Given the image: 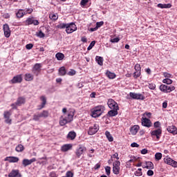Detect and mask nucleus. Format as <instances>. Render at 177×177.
<instances>
[{
	"label": "nucleus",
	"instance_id": "nucleus-1",
	"mask_svg": "<svg viewBox=\"0 0 177 177\" xmlns=\"http://www.w3.org/2000/svg\"><path fill=\"white\" fill-rule=\"evenodd\" d=\"M74 118V113L69 112L68 114H64L59 118V125L60 127H64L66 124H68L73 121Z\"/></svg>",
	"mask_w": 177,
	"mask_h": 177
},
{
	"label": "nucleus",
	"instance_id": "nucleus-2",
	"mask_svg": "<svg viewBox=\"0 0 177 177\" xmlns=\"http://www.w3.org/2000/svg\"><path fill=\"white\" fill-rule=\"evenodd\" d=\"M106 110V107L103 105H98L97 106H95L91 110V117L93 118H97L104 113V111Z\"/></svg>",
	"mask_w": 177,
	"mask_h": 177
},
{
	"label": "nucleus",
	"instance_id": "nucleus-3",
	"mask_svg": "<svg viewBox=\"0 0 177 177\" xmlns=\"http://www.w3.org/2000/svg\"><path fill=\"white\" fill-rule=\"evenodd\" d=\"M127 99L128 100H145V95L140 93H133V92H130L127 96Z\"/></svg>",
	"mask_w": 177,
	"mask_h": 177
},
{
	"label": "nucleus",
	"instance_id": "nucleus-4",
	"mask_svg": "<svg viewBox=\"0 0 177 177\" xmlns=\"http://www.w3.org/2000/svg\"><path fill=\"white\" fill-rule=\"evenodd\" d=\"M161 92L164 93H171L172 91H175V86H167L166 84H161L159 87Z\"/></svg>",
	"mask_w": 177,
	"mask_h": 177
},
{
	"label": "nucleus",
	"instance_id": "nucleus-5",
	"mask_svg": "<svg viewBox=\"0 0 177 177\" xmlns=\"http://www.w3.org/2000/svg\"><path fill=\"white\" fill-rule=\"evenodd\" d=\"M42 68V64H35L32 68V73L35 75V77H38L39 74H41V71Z\"/></svg>",
	"mask_w": 177,
	"mask_h": 177
},
{
	"label": "nucleus",
	"instance_id": "nucleus-6",
	"mask_svg": "<svg viewBox=\"0 0 177 177\" xmlns=\"http://www.w3.org/2000/svg\"><path fill=\"white\" fill-rule=\"evenodd\" d=\"M74 31H77V25L74 22L66 24V34H73Z\"/></svg>",
	"mask_w": 177,
	"mask_h": 177
},
{
	"label": "nucleus",
	"instance_id": "nucleus-7",
	"mask_svg": "<svg viewBox=\"0 0 177 177\" xmlns=\"http://www.w3.org/2000/svg\"><path fill=\"white\" fill-rule=\"evenodd\" d=\"M107 104L111 110H120V106H118V104L111 98L108 100Z\"/></svg>",
	"mask_w": 177,
	"mask_h": 177
},
{
	"label": "nucleus",
	"instance_id": "nucleus-8",
	"mask_svg": "<svg viewBox=\"0 0 177 177\" xmlns=\"http://www.w3.org/2000/svg\"><path fill=\"white\" fill-rule=\"evenodd\" d=\"M85 151H86V147L84 145H79V147L76 149L75 154L77 158H80Z\"/></svg>",
	"mask_w": 177,
	"mask_h": 177
},
{
	"label": "nucleus",
	"instance_id": "nucleus-9",
	"mask_svg": "<svg viewBox=\"0 0 177 177\" xmlns=\"http://www.w3.org/2000/svg\"><path fill=\"white\" fill-rule=\"evenodd\" d=\"M31 24L38 26L39 24V21L37 19H34V17H28L24 21V26H31Z\"/></svg>",
	"mask_w": 177,
	"mask_h": 177
},
{
	"label": "nucleus",
	"instance_id": "nucleus-10",
	"mask_svg": "<svg viewBox=\"0 0 177 177\" xmlns=\"http://www.w3.org/2000/svg\"><path fill=\"white\" fill-rule=\"evenodd\" d=\"M113 165V174L115 175H120V165H121V162H120V160L115 161Z\"/></svg>",
	"mask_w": 177,
	"mask_h": 177
},
{
	"label": "nucleus",
	"instance_id": "nucleus-11",
	"mask_svg": "<svg viewBox=\"0 0 177 177\" xmlns=\"http://www.w3.org/2000/svg\"><path fill=\"white\" fill-rule=\"evenodd\" d=\"M97 131H99V125H97V124H94L93 126L89 127L88 131V135H95V133H96Z\"/></svg>",
	"mask_w": 177,
	"mask_h": 177
},
{
	"label": "nucleus",
	"instance_id": "nucleus-12",
	"mask_svg": "<svg viewBox=\"0 0 177 177\" xmlns=\"http://www.w3.org/2000/svg\"><path fill=\"white\" fill-rule=\"evenodd\" d=\"M142 125L143 127H146L147 128H150L153 126V123L151 122V120H150L147 118H142Z\"/></svg>",
	"mask_w": 177,
	"mask_h": 177
},
{
	"label": "nucleus",
	"instance_id": "nucleus-13",
	"mask_svg": "<svg viewBox=\"0 0 177 177\" xmlns=\"http://www.w3.org/2000/svg\"><path fill=\"white\" fill-rule=\"evenodd\" d=\"M10 82L11 84H21V82H23V75L14 76Z\"/></svg>",
	"mask_w": 177,
	"mask_h": 177
},
{
	"label": "nucleus",
	"instance_id": "nucleus-14",
	"mask_svg": "<svg viewBox=\"0 0 177 177\" xmlns=\"http://www.w3.org/2000/svg\"><path fill=\"white\" fill-rule=\"evenodd\" d=\"M162 134V129H161V127L151 132V136H156L157 140H160V138H161Z\"/></svg>",
	"mask_w": 177,
	"mask_h": 177
},
{
	"label": "nucleus",
	"instance_id": "nucleus-15",
	"mask_svg": "<svg viewBox=\"0 0 177 177\" xmlns=\"http://www.w3.org/2000/svg\"><path fill=\"white\" fill-rule=\"evenodd\" d=\"M3 31L6 38H9V37H10V28H9V25L8 24L3 25Z\"/></svg>",
	"mask_w": 177,
	"mask_h": 177
},
{
	"label": "nucleus",
	"instance_id": "nucleus-16",
	"mask_svg": "<svg viewBox=\"0 0 177 177\" xmlns=\"http://www.w3.org/2000/svg\"><path fill=\"white\" fill-rule=\"evenodd\" d=\"M164 162H165V164H167L168 165H171L174 168H177V162L172 160V158H165L164 159Z\"/></svg>",
	"mask_w": 177,
	"mask_h": 177
},
{
	"label": "nucleus",
	"instance_id": "nucleus-17",
	"mask_svg": "<svg viewBox=\"0 0 177 177\" xmlns=\"http://www.w3.org/2000/svg\"><path fill=\"white\" fill-rule=\"evenodd\" d=\"M8 177H21L19 169H12L8 174Z\"/></svg>",
	"mask_w": 177,
	"mask_h": 177
},
{
	"label": "nucleus",
	"instance_id": "nucleus-18",
	"mask_svg": "<svg viewBox=\"0 0 177 177\" xmlns=\"http://www.w3.org/2000/svg\"><path fill=\"white\" fill-rule=\"evenodd\" d=\"M36 161H37V159L35 158H33L30 160L24 159L22 160V165H24V167H28V165H31L32 162H35Z\"/></svg>",
	"mask_w": 177,
	"mask_h": 177
},
{
	"label": "nucleus",
	"instance_id": "nucleus-19",
	"mask_svg": "<svg viewBox=\"0 0 177 177\" xmlns=\"http://www.w3.org/2000/svg\"><path fill=\"white\" fill-rule=\"evenodd\" d=\"M40 100H41V104L39 105L37 107V110H42L46 105V97L45 95H42L40 97Z\"/></svg>",
	"mask_w": 177,
	"mask_h": 177
},
{
	"label": "nucleus",
	"instance_id": "nucleus-20",
	"mask_svg": "<svg viewBox=\"0 0 177 177\" xmlns=\"http://www.w3.org/2000/svg\"><path fill=\"white\" fill-rule=\"evenodd\" d=\"M167 130V132L172 133L174 136L177 135V127L174 125L169 126Z\"/></svg>",
	"mask_w": 177,
	"mask_h": 177
},
{
	"label": "nucleus",
	"instance_id": "nucleus-21",
	"mask_svg": "<svg viewBox=\"0 0 177 177\" xmlns=\"http://www.w3.org/2000/svg\"><path fill=\"white\" fill-rule=\"evenodd\" d=\"M139 129H140V127H139V125H134L130 128V132L131 135H136V133L139 132Z\"/></svg>",
	"mask_w": 177,
	"mask_h": 177
},
{
	"label": "nucleus",
	"instance_id": "nucleus-22",
	"mask_svg": "<svg viewBox=\"0 0 177 177\" xmlns=\"http://www.w3.org/2000/svg\"><path fill=\"white\" fill-rule=\"evenodd\" d=\"M26 15H27V12H24V10L19 9L16 13V17H17V19H21V17H24Z\"/></svg>",
	"mask_w": 177,
	"mask_h": 177
},
{
	"label": "nucleus",
	"instance_id": "nucleus-23",
	"mask_svg": "<svg viewBox=\"0 0 177 177\" xmlns=\"http://www.w3.org/2000/svg\"><path fill=\"white\" fill-rule=\"evenodd\" d=\"M19 158L16 156H8L6 158L5 161H9L10 162H19Z\"/></svg>",
	"mask_w": 177,
	"mask_h": 177
},
{
	"label": "nucleus",
	"instance_id": "nucleus-24",
	"mask_svg": "<svg viewBox=\"0 0 177 177\" xmlns=\"http://www.w3.org/2000/svg\"><path fill=\"white\" fill-rule=\"evenodd\" d=\"M72 148L73 145L71 144H66L62 147L61 150L62 151L66 152L68 151V150H71Z\"/></svg>",
	"mask_w": 177,
	"mask_h": 177
},
{
	"label": "nucleus",
	"instance_id": "nucleus-25",
	"mask_svg": "<svg viewBox=\"0 0 177 177\" xmlns=\"http://www.w3.org/2000/svg\"><path fill=\"white\" fill-rule=\"evenodd\" d=\"M142 168H145L146 169H154V164L151 162H145V166L143 165Z\"/></svg>",
	"mask_w": 177,
	"mask_h": 177
},
{
	"label": "nucleus",
	"instance_id": "nucleus-26",
	"mask_svg": "<svg viewBox=\"0 0 177 177\" xmlns=\"http://www.w3.org/2000/svg\"><path fill=\"white\" fill-rule=\"evenodd\" d=\"M157 6L160 9H169L170 8H172V4L171 3H167V4L158 3Z\"/></svg>",
	"mask_w": 177,
	"mask_h": 177
},
{
	"label": "nucleus",
	"instance_id": "nucleus-27",
	"mask_svg": "<svg viewBox=\"0 0 177 177\" xmlns=\"http://www.w3.org/2000/svg\"><path fill=\"white\" fill-rule=\"evenodd\" d=\"M103 24H104V21H100V22H97L96 23V26L95 28H91L90 29V30L93 32V31H96L98 28H100V27H102V26H103Z\"/></svg>",
	"mask_w": 177,
	"mask_h": 177
},
{
	"label": "nucleus",
	"instance_id": "nucleus-28",
	"mask_svg": "<svg viewBox=\"0 0 177 177\" xmlns=\"http://www.w3.org/2000/svg\"><path fill=\"white\" fill-rule=\"evenodd\" d=\"M118 110L119 109H111L108 112V115L109 117H115V115H118Z\"/></svg>",
	"mask_w": 177,
	"mask_h": 177
},
{
	"label": "nucleus",
	"instance_id": "nucleus-29",
	"mask_svg": "<svg viewBox=\"0 0 177 177\" xmlns=\"http://www.w3.org/2000/svg\"><path fill=\"white\" fill-rule=\"evenodd\" d=\"M77 138V133L75 131H70L67 135V139H71V140H74Z\"/></svg>",
	"mask_w": 177,
	"mask_h": 177
},
{
	"label": "nucleus",
	"instance_id": "nucleus-30",
	"mask_svg": "<svg viewBox=\"0 0 177 177\" xmlns=\"http://www.w3.org/2000/svg\"><path fill=\"white\" fill-rule=\"evenodd\" d=\"M24 103H26V98L23 97H18L16 102L17 106H21V104H24Z\"/></svg>",
	"mask_w": 177,
	"mask_h": 177
},
{
	"label": "nucleus",
	"instance_id": "nucleus-31",
	"mask_svg": "<svg viewBox=\"0 0 177 177\" xmlns=\"http://www.w3.org/2000/svg\"><path fill=\"white\" fill-rule=\"evenodd\" d=\"M24 80L28 82L32 81L34 80V75L31 73H26Z\"/></svg>",
	"mask_w": 177,
	"mask_h": 177
},
{
	"label": "nucleus",
	"instance_id": "nucleus-32",
	"mask_svg": "<svg viewBox=\"0 0 177 177\" xmlns=\"http://www.w3.org/2000/svg\"><path fill=\"white\" fill-rule=\"evenodd\" d=\"M95 62H97V64H99V66H103V57H100V56H96L95 57Z\"/></svg>",
	"mask_w": 177,
	"mask_h": 177
},
{
	"label": "nucleus",
	"instance_id": "nucleus-33",
	"mask_svg": "<svg viewBox=\"0 0 177 177\" xmlns=\"http://www.w3.org/2000/svg\"><path fill=\"white\" fill-rule=\"evenodd\" d=\"M106 77H108V78H109V80H114V78H115V77H116L115 73H111L109 71H106Z\"/></svg>",
	"mask_w": 177,
	"mask_h": 177
},
{
	"label": "nucleus",
	"instance_id": "nucleus-34",
	"mask_svg": "<svg viewBox=\"0 0 177 177\" xmlns=\"http://www.w3.org/2000/svg\"><path fill=\"white\" fill-rule=\"evenodd\" d=\"M40 115V118H47L49 117V111H43L41 113H39Z\"/></svg>",
	"mask_w": 177,
	"mask_h": 177
},
{
	"label": "nucleus",
	"instance_id": "nucleus-35",
	"mask_svg": "<svg viewBox=\"0 0 177 177\" xmlns=\"http://www.w3.org/2000/svg\"><path fill=\"white\" fill-rule=\"evenodd\" d=\"M65 74H67V71L64 66L59 68V75L63 76Z\"/></svg>",
	"mask_w": 177,
	"mask_h": 177
},
{
	"label": "nucleus",
	"instance_id": "nucleus-36",
	"mask_svg": "<svg viewBox=\"0 0 177 177\" xmlns=\"http://www.w3.org/2000/svg\"><path fill=\"white\" fill-rule=\"evenodd\" d=\"M141 75H142V71H136L133 73V77L135 80H138V78H139V77H140Z\"/></svg>",
	"mask_w": 177,
	"mask_h": 177
},
{
	"label": "nucleus",
	"instance_id": "nucleus-37",
	"mask_svg": "<svg viewBox=\"0 0 177 177\" xmlns=\"http://www.w3.org/2000/svg\"><path fill=\"white\" fill-rule=\"evenodd\" d=\"M105 135H106L109 142H113V140H114V138H113V136H111V134L109 133V131H106L105 132Z\"/></svg>",
	"mask_w": 177,
	"mask_h": 177
},
{
	"label": "nucleus",
	"instance_id": "nucleus-38",
	"mask_svg": "<svg viewBox=\"0 0 177 177\" xmlns=\"http://www.w3.org/2000/svg\"><path fill=\"white\" fill-rule=\"evenodd\" d=\"M15 150L17 151V153H21V151H24V146H23V145H18L16 147Z\"/></svg>",
	"mask_w": 177,
	"mask_h": 177
},
{
	"label": "nucleus",
	"instance_id": "nucleus-39",
	"mask_svg": "<svg viewBox=\"0 0 177 177\" xmlns=\"http://www.w3.org/2000/svg\"><path fill=\"white\" fill-rule=\"evenodd\" d=\"M55 57L58 60H63L64 59V54H63L62 53H57L55 55Z\"/></svg>",
	"mask_w": 177,
	"mask_h": 177
},
{
	"label": "nucleus",
	"instance_id": "nucleus-40",
	"mask_svg": "<svg viewBox=\"0 0 177 177\" xmlns=\"http://www.w3.org/2000/svg\"><path fill=\"white\" fill-rule=\"evenodd\" d=\"M49 19H50V20L56 21V20H57V19H59V16L56 14L52 13V14L49 15Z\"/></svg>",
	"mask_w": 177,
	"mask_h": 177
},
{
	"label": "nucleus",
	"instance_id": "nucleus-41",
	"mask_svg": "<svg viewBox=\"0 0 177 177\" xmlns=\"http://www.w3.org/2000/svg\"><path fill=\"white\" fill-rule=\"evenodd\" d=\"M12 115V111H5L3 113V118H9Z\"/></svg>",
	"mask_w": 177,
	"mask_h": 177
},
{
	"label": "nucleus",
	"instance_id": "nucleus-42",
	"mask_svg": "<svg viewBox=\"0 0 177 177\" xmlns=\"http://www.w3.org/2000/svg\"><path fill=\"white\" fill-rule=\"evenodd\" d=\"M55 27H56V28H59V30H62L63 28L66 29L67 24L61 23V24L57 25Z\"/></svg>",
	"mask_w": 177,
	"mask_h": 177
},
{
	"label": "nucleus",
	"instance_id": "nucleus-43",
	"mask_svg": "<svg viewBox=\"0 0 177 177\" xmlns=\"http://www.w3.org/2000/svg\"><path fill=\"white\" fill-rule=\"evenodd\" d=\"M134 175H135L136 176H142V175H143V172L142 171V168L138 169L134 172Z\"/></svg>",
	"mask_w": 177,
	"mask_h": 177
},
{
	"label": "nucleus",
	"instance_id": "nucleus-44",
	"mask_svg": "<svg viewBox=\"0 0 177 177\" xmlns=\"http://www.w3.org/2000/svg\"><path fill=\"white\" fill-rule=\"evenodd\" d=\"M162 158V153L158 152L155 154V160L156 161H160Z\"/></svg>",
	"mask_w": 177,
	"mask_h": 177
},
{
	"label": "nucleus",
	"instance_id": "nucleus-45",
	"mask_svg": "<svg viewBox=\"0 0 177 177\" xmlns=\"http://www.w3.org/2000/svg\"><path fill=\"white\" fill-rule=\"evenodd\" d=\"M163 84H167V85H171L172 84L173 81L172 80L169 78H166L162 80Z\"/></svg>",
	"mask_w": 177,
	"mask_h": 177
},
{
	"label": "nucleus",
	"instance_id": "nucleus-46",
	"mask_svg": "<svg viewBox=\"0 0 177 177\" xmlns=\"http://www.w3.org/2000/svg\"><path fill=\"white\" fill-rule=\"evenodd\" d=\"M36 35L39 38H45V33H44L42 30H39V32H37Z\"/></svg>",
	"mask_w": 177,
	"mask_h": 177
},
{
	"label": "nucleus",
	"instance_id": "nucleus-47",
	"mask_svg": "<svg viewBox=\"0 0 177 177\" xmlns=\"http://www.w3.org/2000/svg\"><path fill=\"white\" fill-rule=\"evenodd\" d=\"M146 86H148L151 91H154L156 89V84L154 83H149L148 85H146Z\"/></svg>",
	"mask_w": 177,
	"mask_h": 177
},
{
	"label": "nucleus",
	"instance_id": "nucleus-48",
	"mask_svg": "<svg viewBox=\"0 0 177 177\" xmlns=\"http://www.w3.org/2000/svg\"><path fill=\"white\" fill-rule=\"evenodd\" d=\"M41 118V116L39 115V113H35V115H33V121H39Z\"/></svg>",
	"mask_w": 177,
	"mask_h": 177
},
{
	"label": "nucleus",
	"instance_id": "nucleus-49",
	"mask_svg": "<svg viewBox=\"0 0 177 177\" xmlns=\"http://www.w3.org/2000/svg\"><path fill=\"white\" fill-rule=\"evenodd\" d=\"M105 171H106V175L109 176H110V174H111V167L107 166L105 167Z\"/></svg>",
	"mask_w": 177,
	"mask_h": 177
},
{
	"label": "nucleus",
	"instance_id": "nucleus-50",
	"mask_svg": "<svg viewBox=\"0 0 177 177\" xmlns=\"http://www.w3.org/2000/svg\"><path fill=\"white\" fill-rule=\"evenodd\" d=\"M134 70L136 71H142V67L139 64H136L134 66Z\"/></svg>",
	"mask_w": 177,
	"mask_h": 177
},
{
	"label": "nucleus",
	"instance_id": "nucleus-51",
	"mask_svg": "<svg viewBox=\"0 0 177 177\" xmlns=\"http://www.w3.org/2000/svg\"><path fill=\"white\" fill-rule=\"evenodd\" d=\"M95 44H96L95 41H91V43L90 44V45L87 48V50H91V49H92V48H93V46H95Z\"/></svg>",
	"mask_w": 177,
	"mask_h": 177
},
{
	"label": "nucleus",
	"instance_id": "nucleus-52",
	"mask_svg": "<svg viewBox=\"0 0 177 177\" xmlns=\"http://www.w3.org/2000/svg\"><path fill=\"white\" fill-rule=\"evenodd\" d=\"M26 13V15H31L32 12H34V9L32 8H27L26 11H24Z\"/></svg>",
	"mask_w": 177,
	"mask_h": 177
},
{
	"label": "nucleus",
	"instance_id": "nucleus-53",
	"mask_svg": "<svg viewBox=\"0 0 177 177\" xmlns=\"http://www.w3.org/2000/svg\"><path fill=\"white\" fill-rule=\"evenodd\" d=\"M34 48V44H28L26 45V48L30 50V49H32Z\"/></svg>",
	"mask_w": 177,
	"mask_h": 177
},
{
	"label": "nucleus",
	"instance_id": "nucleus-54",
	"mask_svg": "<svg viewBox=\"0 0 177 177\" xmlns=\"http://www.w3.org/2000/svg\"><path fill=\"white\" fill-rule=\"evenodd\" d=\"M147 175L148 176H153V175H154V171H153V170H151V169H149V170H148L147 172Z\"/></svg>",
	"mask_w": 177,
	"mask_h": 177
},
{
	"label": "nucleus",
	"instance_id": "nucleus-55",
	"mask_svg": "<svg viewBox=\"0 0 177 177\" xmlns=\"http://www.w3.org/2000/svg\"><path fill=\"white\" fill-rule=\"evenodd\" d=\"M165 78H172V75L167 72L163 73Z\"/></svg>",
	"mask_w": 177,
	"mask_h": 177
},
{
	"label": "nucleus",
	"instance_id": "nucleus-56",
	"mask_svg": "<svg viewBox=\"0 0 177 177\" xmlns=\"http://www.w3.org/2000/svg\"><path fill=\"white\" fill-rule=\"evenodd\" d=\"M5 122L10 125L12 124V119H10V118H5Z\"/></svg>",
	"mask_w": 177,
	"mask_h": 177
},
{
	"label": "nucleus",
	"instance_id": "nucleus-57",
	"mask_svg": "<svg viewBox=\"0 0 177 177\" xmlns=\"http://www.w3.org/2000/svg\"><path fill=\"white\" fill-rule=\"evenodd\" d=\"M73 176H74V174H73L71 171H68L66 172L65 177H73Z\"/></svg>",
	"mask_w": 177,
	"mask_h": 177
},
{
	"label": "nucleus",
	"instance_id": "nucleus-58",
	"mask_svg": "<svg viewBox=\"0 0 177 177\" xmlns=\"http://www.w3.org/2000/svg\"><path fill=\"white\" fill-rule=\"evenodd\" d=\"M89 2V0H82L80 2L81 6H85Z\"/></svg>",
	"mask_w": 177,
	"mask_h": 177
},
{
	"label": "nucleus",
	"instance_id": "nucleus-59",
	"mask_svg": "<svg viewBox=\"0 0 177 177\" xmlns=\"http://www.w3.org/2000/svg\"><path fill=\"white\" fill-rule=\"evenodd\" d=\"M160 125H161V123H160V122L158 121L155 122L153 124L154 128H160Z\"/></svg>",
	"mask_w": 177,
	"mask_h": 177
},
{
	"label": "nucleus",
	"instance_id": "nucleus-60",
	"mask_svg": "<svg viewBox=\"0 0 177 177\" xmlns=\"http://www.w3.org/2000/svg\"><path fill=\"white\" fill-rule=\"evenodd\" d=\"M68 75H75V71L73 69H71L68 73Z\"/></svg>",
	"mask_w": 177,
	"mask_h": 177
},
{
	"label": "nucleus",
	"instance_id": "nucleus-61",
	"mask_svg": "<svg viewBox=\"0 0 177 177\" xmlns=\"http://www.w3.org/2000/svg\"><path fill=\"white\" fill-rule=\"evenodd\" d=\"M130 158H131V159H130L129 160V162H133L134 161H136V156H130Z\"/></svg>",
	"mask_w": 177,
	"mask_h": 177
},
{
	"label": "nucleus",
	"instance_id": "nucleus-62",
	"mask_svg": "<svg viewBox=\"0 0 177 177\" xmlns=\"http://www.w3.org/2000/svg\"><path fill=\"white\" fill-rule=\"evenodd\" d=\"M119 41H120V38H118V37H115L111 40V42H112V43H115V42H119Z\"/></svg>",
	"mask_w": 177,
	"mask_h": 177
},
{
	"label": "nucleus",
	"instance_id": "nucleus-63",
	"mask_svg": "<svg viewBox=\"0 0 177 177\" xmlns=\"http://www.w3.org/2000/svg\"><path fill=\"white\" fill-rule=\"evenodd\" d=\"M50 177H57V174H56V172L52 171L50 173Z\"/></svg>",
	"mask_w": 177,
	"mask_h": 177
},
{
	"label": "nucleus",
	"instance_id": "nucleus-64",
	"mask_svg": "<svg viewBox=\"0 0 177 177\" xmlns=\"http://www.w3.org/2000/svg\"><path fill=\"white\" fill-rule=\"evenodd\" d=\"M131 147H139V145L136 142H133L131 144Z\"/></svg>",
	"mask_w": 177,
	"mask_h": 177
}]
</instances>
